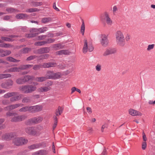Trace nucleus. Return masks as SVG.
<instances>
[{
	"mask_svg": "<svg viewBox=\"0 0 155 155\" xmlns=\"http://www.w3.org/2000/svg\"><path fill=\"white\" fill-rule=\"evenodd\" d=\"M116 42L120 46H123L125 44V39L122 32L120 30L117 31L115 34Z\"/></svg>",
	"mask_w": 155,
	"mask_h": 155,
	"instance_id": "1",
	"label": "nucleus"
},
{
	"mask_svg": "<svg viewBox=\"0 0 155 155\" xmlns=\"http://www.w3.org/2000/svg\"><path fill=\"white\" fill-rule=\"evenodd\" d=\"M18 93L15 92H8L5 94L3 96L5 98H10V101L13 102L19 100L21 97V95H18Z\"/></svg>",
	"mask_w": 155,
	"mask_h": 155,
	"instance_id": "2",
	"label": "nucleus"
},
{
	"mask_svg": "<svg viewBox=\"0 0 155 155\" xmlns=\"http://www.w3.org/2000/svg\"><path fill=\"white\" fill-rule=\"evenodd\" d=\"M56 63L50 62L45 63L42 64L35 65L34 66L33 69L34 70H38L42 68H48L51 67H54L56 66Z\"/></svg>",
	"mask_w": 155,
	"mask_h": 155,
	"instance_id": "3",
	"label": "nucleus"
},
{
	"mask_svg": "<svg viewBox=\"0 0 155 155\" xmlns=\"http://www.w3.org/2000/svg\"><path fill=\"white\" fill-rule=\"evenodd\" d=\"M94 50L93 45L90 44H88L86 39L84 40V45L83 49V53H86L88 51L90 52H92Z\"/></svg>",
	"mask_w": 155,
	"mask_h": 155,
	"instance_id": "4",
	"label": "nucleus"
},
{
	"mask_svg": "<svg viewBox=\"0 0 155 155\" xmlns=\"http://www.w3.org/2000/svg\"><path fill=\"white\" fill-rule=\"evenodd\" d=\"M27 140L24 139L22 137H17L14 138L13 140V142L15 145L19 146L22 144H25L27 143Z\"/></svg>",
	"mask_w": 155,
	"mask_h": 155,
	"instance_id": "5",
	"label": "nucleus"
},
{
	"mask_svg": "<svg viewBox=\"0 0 155 155\" xmlns=\"http://www.w3.org/2000/svg\"><path fill=\"white\" fill-rule=\"evenodd\" d=\"M100 43L103 47H107L108 45L109 41L108 39L107 35L104 34L100 35Z\"/></svg>",
	"mask_w": 155,
	"mask_h": 155,
	"instance_id": "6",
	"label": "nucleus"
},
{
	"mask_svg": "<svg viewBox=\"0 0 155 155\" xmlns=\"http://www.w3.org/2000/svg\"><path fill=\"white\" fill-rule=\"evenodd\" d=\"M116 52L117 50L115 48H109L105 49L103 55L104 57H106L110 54H114Z\"/></svg>",
	"mask_w": 155,
	"mask_h": 155,
	"instance_id": "7",
	"label": "nucleus"
},
{
	"mask_svg": "<svg viewBox=\"0 0 155 155\" xmlns=\"http://www.w3.org/2000/svg\"><path fill=\"white\" fill-rule=\"evenodd\" d=\"M13 84V81L11 80H8L6 82L2 83L1 86L2 88L9 89L11 88Z\"/></svg>",
	"mask_w": 155,
	"mask_h": 155,
	"instance_id": "8",
	"label": "nucleus"
},
{
	"mask_svg": "<svg viewBox=\"0 0 155 155\" xmlns=\"http://www.w3.org/2000/svg\"><path fill=\"white\" fill-rule=\"evenodd\" d=\"M25 132L28 134L35 135L37 134L36 130L33 127H28L25 129Z\"/></svg>",
	"mask_w": 155,
	"mask_h": 155,
	"instance_id": "9",
	"label": "nucleus"
},
{
	"mask_svg": "<svg viewBox=\"0 0 155 155\" xmlns=\"http://www.w3.org/2000/svg\"><path fill=\"white\" fill-rule=\"evenodd\" d=\"M47 30V28L46 27L41 28L38 29L36 28H33L31 29L30 31L31 32H37L36 33V35L41 33H42L46 31Z\"/></svg>",
	"mask_w": 155,
	"mask_h": 155,
	"instance_id": "10",
	"label": "nucleus"
},
{
	"mask_svg": "<svg viewBox=\"0 0 155 155\" xmlns=\"http://www.w3.org/2000/svg\"><path fill=\"white\" fill-rule=\"evenodd\" d=\"M23 105V104H12L5 107L4 110H11L17 108L20 106L21 107Z\"/></svg>",
	"mask_w": 155,
	"mask_h": 155,
	"instance_id": "11",
	"label": "nucleus"
},
{
	"mask_svg": "<svg viewBox=\"0 0 155 155\" xmlns=\"http://www.w3.org/2000/svg\"><path fill=\"white\" fill-rule=\"evenodd\" d=\"M129 114L132 116H141L142 114L136 110L134 109H130L129 110Z\"/></svg>",
	"mask_w": 155,
	"mask_h": 155,
	"instance_id": "12",
	"label": "nucleus"
},
{
	"mask_svg": "<svg viewBox=\"0 0 155 155\" xmlns=\"http://www.w3.org/2000/svg\"><path fill=\"white\" fill-rule=\"evenodd\" d=\"M48 153L47 150H41L34 152L32 155H47Z\"/></svg>",
	"mask_w": 155,
	"mask_h": 155,
	"instance_id": "13",
	"label": "nucleus"
},
{
	"mask_svg": "<svg viewBox=\"0 0 155 155\" xmlns=\"http://www.w3.org/2000/svg\"><path fill=\"white\" fill-rule=\"evenodd\" d=\"M104 14L107 24L108 25H111L112 24V21L110 18L108 13L107 12H105Z\"/></svg>",
	"mask_w": 155,
	"mask_h": 155,
	"instance_id": "14",
	"label": "nucleus"
},
{
	"mask_svg": "<svg viewBox=\"0 0 155 155\" xmlns=\"http://www.w3.org/2000/svg\"><path fill=\"white\" fill-rule=\"evenodd\" d=\"M51 89L49 86H42L38 88V91L39 92H45L50 91Z\"/></svg>",
	"mask_w": 155,
	"mask_h": 155,
	"instance_id": "15",
	"label": "nucleus"
},
{
	"mask_svg": "<svg viewBox=\"0 0 155 155\" xmlns=\"http://www.w3.org/2000/svg\"><path fill=\"white\" fill-rule=\"evenodd\" d=\"M19 90L24 93H29V90L28 89V85L21 86L19 88Z\"/></svg>",
	"mask_w": 155,
	"mask_h": 155,
	"instance_id": "16",
	"label": "nucleus"
},
{
	"mask_svg": "<svg viewBox=\"0 0 155 155\" xmlns=\"http://www.w3.org/2000/svg\"><path fill=\"white\" fill-rule=\"evenodd\" d=\"M19 72V68L17 67H12L5 70L4 71V73L11 72Z\"/></svg>",
	"mask_w": 155,
	"mask_h": 155,
	"instance_id": "17",
	"label": "nucleus"
},
{
	"mask_svg": "<svg viewBox=\"0 0 155 155\" xmlns=\"http://www.w3.org/2000/svg\"><path fill=\"white\" fill-rule=\"evenodd\" d=\"M28 17V15H27L23 13L18 14L15 16L16 18L18 19H24L27 18Z\"/></svg>",
	"mask_w": 155,
	"mask_h": 155,
	"instance_id": "18",
	"label": "nucleus"
},
{
	"mask_svg": "<svg viewBox=\"0 0 155 155\" xmlns=\"http://www.w3.org/2000/svg\"><path fill=\"white\" fill-rule=\"evenodd\" d=\"M13 134L12 133L10 134H5L3 136L2 138L5 140H10L13 137Z\"/></svg>",
	"mask_w": 155,
	"mask_h": 155,
	"instance_id": "19",
	"label": "nucleus"
},
{
	"mask_svg": "<svg viewBox=\"0 0 155 155\" xmlns=\"http://www.w3.org/2000/svg\"><path fill=\"white\" fill-rule=\"evenodd\" d=\"M33 65L32 64H28L26 65H22L18 68H19V71H20V70H23L26 69L28 68H29L32 67Z\"/></svg>",
	"mask_w": 155,
	"mask_h": 155,
	"instance_id": "20",
	"label": "nucleus"
},
{
	"mask_svg": "<svg viewBox=\"0 0 155 155\" xmlns=\"http://www.w3.org/2000/svg\"><path fill=\"white\" fill-rule=\"evenodd\" d=\"M54 72L51 71H48L46 75L47 79H53Z\"/></svg>",
	"mask_w": 155,
	"mask_h": 155,
	"instance_id": "21",
	"label": "nucleus"
},
{
	"mask_svg": "<svg viewBox=\"0 0 155 155\" xmlns=\"http://www.w3.org/2000/svg\"><path fill=\"white\" fill-rule=\"evenodd\" d=\"M69 51L66 50H61L56 52V54L60 55L62 54L66 55L69 53Z\"/></svg>",
	"mask_w": 155,
	"mask_h": 155,
	"instance_id": "22",
	"label": "nucleus"
},
{
	"mask_svg": "<svg viewBox=\"0 0 155 155\" xmlns=\"http://www.w3.org/2000/svg\"><path fill=\"white\" fill-rule=\"evenodd\" d=\"M34 124H37L41 121L43 120L42 117H35L32 118Z\"/></svg>",
	"mask_w": 155,
	"mask_h": 155,
	"instance_id": "23",
	"label": "nucleus"
},
{
	"mask_svg": "<svg viewBox=\"0 0 155 155\" xmlns=\"http://www.w3.org/2000/svg\"><path fill=\"white\" fill-rule=\"evenodd\" d=\"M40 146L39 144H34L29 146L28 148L30 150H34L39 148Z\"/></svg>",
	"mask_w": 155,
	"mask_h": 155,
	"instance_id": "24",
	"label": "nucleus"
},
{
	"mask_svg": "<svg viewBox=\"0 0 155 155\" xmlns=\"http://www.w3.org/2000/svg\"><path fill=\"white\" fill-rule=\"evenodd\" d=\"M23 78L25 82L29 80H33L34 78V77L33 76L31 75H25Z\"/></svg>",
	"mask_w": 155,
	"mask_h": 155,
	"instance_id": "25",
	"label": "nucleus"
},
{
	"mask_svg": "<svg viewBox=\"0 0 155 155\" xmlns=\"http://www.w3.org/2000/svg\"><path fill=\"white\" fill-rule=\"evenodd\" d=\"M11 53V51L9 50L4 51L3 50V52L0 53V56L1 57H4L8 55Z\"/></svg>",
	"mask_w": 155,
	"mask_h": 155,
	"instance_id": "26",
	"label": "nucleus"
},
{
	"mask_svg": "<svg viewBox=\"0 0 155 155\" xmlns=\"http://www.w3.org/2000/svg\"><path fill=\"white\" fill-rule=\"evenodd\" d=\"M47 79L45 77H41L36 78L35 80L36 81L42 82L45 81Z\"/></svg>",
	"mask_w": 155,
	"mask_h": 155,
	"instance_id": "27",
	"label": "nucleus"
},
{
	"mask_svg": "<svg viewBox=\"0 0 155 155\" xmlns=\"http://www.w3.org/2000/svg\"><path fill=\"white\" fill-rule=\"evenodd\" d=\"M12 75L9 74H0V79H3L4 78H10Z\"/></svg>",
	"mask_w": 155,
	"mask_h": 155,
	"instance_id": "28",
	"label": "nucleus"
},
{
	"mask_svg": "<svg viewBox=\"0 0 155 155\" xmlns=\"http://www.w3.org/2000/svg\"><path fill=\"white\" fill-rule=\"evenodd\" d=\"M63 110V108L59 106L58 110H56L55 114L57 116H59L62 113Z\"/></svg>",
	"mask_w": 155,
	"mask_h": 155,
	"instance_id": "29",
	"label": "nucleus"
},
{
	"mask_svg": "<svg viewBox=\"0 0 155 155\" xmlns=\"http://www.w3.org/2000/svg\"><path fill=\"white\" fill-rule=\"evenodd\" d=\"M51 19L50 17L44 18H42L41 22L42 23L46 24L51 21Z\"/></svg>",
	"mask_w": 155,
	"mask_h": 155,
	"instance_id": "30",
	"label": "nucleus"
},
{
	"mask_svg": "<svg viewBox=\"0 0 155 155\" xmlns=\"http://www.w3.org/2000/svg\"><path fill=\"white\" fill-rule=\"evenodd\" d=\"M16 82L18 84H23L25 83V82L23 77L17 79L16 80Z\"/></svg>",
	"mask_w": 155,
	"mask_h": 155,
	"instance_id": "31",
	"label": "nucleus"
},
{
	"mask_svg": "<svg viewBox=\"0 0 155 155\" xmlns=\"http://www.w3.org/2000/svg\"><path fill=\"white\" fill-rule=\"evenodd\" d=\"M28 89L29 90V93L34 91L36 89V87L32 85H28Z\"/></svg>",
	"mask_w": 155,
	"mask_h": 155,
	"instance_id": "32",
	"label": "nucleus"
},
{
	"mask_svg": "<svg viewBox=\"0 0 155 155\" xmlns=\"http://www.w3.org/2000/svg\"><path fill=\"white\" fill-rule=\"evenodd\" d=\"M39 10L37 8H31L27 9L26 10V12H38Z\"/></svg>",
	"mask_w": 155,
	"mask_h": 155,
	"instance_id": "33",
	"label": "nucleus"
},
{
	"mask_svg": "<svg viewBox=\"0 0 155 155\" xmlns=\"http://www.w3.org/2000/svg\"><path fill=\"white\" fill-rule=\"evenodd\" d=\"M61 74L60 72H58L56 73H54L53 79H55L59 78H61Z\"/></svg>",
	"mask_w": 155,
	"mask_h": 155,
	"instance_id": "34",
	"label": "nucleus"
},
{
	"mask_svg": "<svg viewBox=\"0 0 155 155\" xmlns=\"http://www.w3.org/2000/svg\"><path fill=\"white\" fill-rule=\"evenodd\" d=\"M35 112H37L41 111L42 109V106L41 105H37L35 106Z\"/></svg>",
	"mask_w": 155,
	"mask_h": 155,
	"instance_id": "35",
	"label": "nucleus"
},
{
	"mask_svg": "<svg viewBox=\"0 0 155 155\" xmlns=\"http://www.w3.org/2000/svg\"><path fill=\"white\" fill-rule=\"evenodd\" d=\"M46 44V42L45 41H38L35 43V45L36 46H41Z\"/></svg>",
	"mask_w": 155,
	"mask_h": 155,
	"instance_id": "36",
	"label": "nucleus"
},
{
	"mask_svg": "<svg viewBox=\"0 0 155 155\" xmlns=\"http://www.w3.org/2000/svg\"><path fill=\"white\" fill-rule=\"evenodd\" d=\"M19 111L20 112H25L27 111H28V107L26 106L20 108Z\"/></svg>",
	"mask_w": 155,
	"mask_h": 155,
	"instance_id": "37",
	"label": "nucleus"
},
{
	"mask_svg": "<svg viewBox=\"0 0 155 155\" xmlns=\"http://www.w3.org/2000/svg\"><path fill=\"white\" fill-rule=\"evenodd\" d=\"M31 101V100L29 97H25L22 99V102L23 103H29Z\"/></svg>",
	"mask_w": 155,
	"mask_h": 155,
	"instance_id": "38",
	"label": "nucleus"
},
{
	"mask_svg": "<svg viewBox=\"0 0 155 155\" xmlns=\"http://www.w3.org/2000/svg\"><path fill=\"white\" fill-rule=\"evenodd\" d=\"M25 124L27 125H30L34 124L32 118L30 119L27 120L25 122Z\"/></svg>",
	"mask_w": 155,
	"mask_h": 155,
	"instance_id": "39",
	"label": "nucleus"
},
{
	"mask_svg": "<svg viewBox=\"0 0 155 155\" xmlns=\"http://www.w3.org/2000/svg\"><path fill=\"white\" fill-rule=\"evenodd\" d=\"M35 106L28 107V111L31 113H35Z\"/></svg>",
	"mask_w": 155,
	"mask_h": 155,
	"instance_id": "40",
	"label": "nucleus"
},
{
	"mask_svg": "<svg viewBox=\"0 0 155 155\" xmlns=\"http://www.w3.org/2000/svg\"><path fill=\"white\" fill-rule=\"evenodd\" d=\"M54 47L56 50L61 49L63 48V46L60 44L54 45Z\"/></svg>",
	"mask_w": 155,
	"mask_h": 155,
	"instance_id": "41",
	"label": "nucleus"
},
{
	"mask_svg": "<svg viewBox=\"0 0 155 155\" xmlns=\"http://www.w3.org/2000/svg\"><path fill=\"white\" fill-rule=\"evenodd\" d=\"M31 50V48H23L22 50L21 51L24 53H26L28 52V51H30Z\"/></svg>",
	"mask_w": 155,
	"mask_h": 155,
	"instance_id": "42",
	"label": "nucleus"
},
{
	"mask_svg": "<svg viewBox=\"0 0 155 155\" xmlns=\"http://www.w3.org/2000/svg\"><path fill=\"white\" fill-rule=\"evenodd\" d=\"M84 30H85V25L84 24L83 21L82 23V24L81 25V33L82 34V35H83L84 34Z\"/></svg>",
	"mask_w": 155,
	"mask_h": 155,
	"instance_id": "43",
	"label": "nucleus"
},
{
	"mask_svg": "<svg viewBox=\"0 0 155 155\" xmlns=\"http://www.w3.org/2000/svg\"><path fill=\"white\" fill-rule=\"evenodd\" d=\"M19 117H18V116H16L15 117V116H14V117H13L12 118L11 120V121L12 122H18V121H19Z\"/></svg>",
	"mask_w": 155,
	"mask_h": 155,
	"instance_id": "44",
	"label": "nucleus"
},
{
	"mask_svg": "<svg viewBox=\"0 0 155 155\" xmlns=\"http://www.w3.org/2000/svg\"><path fill=\"white\" fill-rule=\"evenodd\" d=\"M35 53H38L39 54H42L44 53L43 51V48L38 49L36 51H34Z\"/></svg>",
	"mask_w": 155,
	"mask_h": 155,
	"instance_id": "45",
	"label": "nucleus"
},
{
	"mask_svg": "<svg viewBox=\"0 0 155 155\" xmlns=\"http://www.w3.org/2000/svg\"><path fill=\"white\" fill-rule=\"evenodd\" d=\"M6 11L8 13H11L14 12L15 11V10L13 8H6Z\"/></svg>",
	"mask_w": 155,
	"mask_h": 155,
	"instance_id": "46",
	"label": "nucleus"
},
{
	"mask_svg": "<svg viewBox=\"0 0 155 155\" xmlns=\"http://www.w3.org/2000/svg\"><path fill=\"white\" fill-rule=\"evenodd\" d=\"M1 38L2 40L5 41H13L12 39L5 37H2Z\"/></svg>",
	"mask_w": 155,
	"mask_h": 155,
	"instance_id": "47",
	"label": "nucleus"
},
{
	"mask_svg": "<svg viewBox=\"0 0 155 155\" xmlns=\"http://www.w3.org/2000/svg\"><path fill=\"white\" fill-rule=\"evenodd\" d=\"M36 35V33L33 34H26V37L28 38H31L35 37Z\"/></svg>",
	"mask_w": 155,
	"mask_h": 155,
	"instance_id": "48",
	"label": "nucleus"
},
{
	"mask_svg": "<svg viewBox=\"0 0 155 155\" xmlns=\"http://www.w3.org/2000/svg\"><path fill=\"white\" fill-rule=\"evenodd\" d=\"M17 115L16 113H12L10 112H8L6 113V116L7 117H11L12 116H15Z\"/></svg>",
	"mask_w": 155,
	"mask_h": 155,
	"instance_id": "49",
	"label": "nucleus"
},
{
	"mask_svg": "<svg viewBox=\"0 0 155 155\" xmlns=\"http://www.w3.org/2000/svg\"><path fill=\"white\" fill-rule=\"evenodd\" d=\"M6 60L9 61L14 62L15 59L11 57H9L6 58Z\"/></svg>",
	"mask_w": 155,
	"mask_h": 155,
	"instance_id": "50",
	"label": "nucleus"
},
{
	"mask_svg": "<svg viewBox=\"0 0 155 155\" xmlns=\"http://www.w3.org/2000/svg\"><path fill=\"white\" fill-rule=\"evenodd\" d=\"M154 46V44L149 45L148 46L147 50L148 51H149L152 49H153Z\"/></svg>",
	"mask_w": 155,
	"mask_h": 155,
	"instance_id": "51",
	"label": "nucleus"
},
{
	"mask_svg": "<svg viewBox=\"0 0 155 155\" xmlns=\"http://www.w3.org/2000/svg\"><path fill=\"white\" fill-rule=\"evenodd\" d=\"M19 121H22L26 118V116L25 115L18 116Z\"/></svg>",
	"mask_w": 155,
	"mask_h": 155,
	"instance_id": "52",
	"label": "nucleus"
},
{
	"mask_svg": "<svg viewBox=\"0 0 155 155\" xmlns=\"http://www.w3.org/2000/svg\"><path fill=\"white\" fill-rule=\"evenodd\" d=\"M2 103L3 104L5 105H7L9 104L10 103L9 101L6 99H4L2 100Z\"/></svg>",
	"mask_w": 155,
	"mask_h": 155,
	"instance_id": "53",
	"label": "nucleus"
},
{
	"mask_svg": "<svg viewBox=\"0 0 155 155\" xmlns=\"http://www.w3.org/2000/svg\"><path fill=\"white\" fill-rule=\"evenodd\" d=\"M36 56L35 55L31 56L28 57L26 59L27 61H30L35 58Z\"/></svg>",
	"mask_w": 155,
	"mask_h": 155,
	"instance_id": "54",
	"label": "nucleus"
},
{
	"mask_svg": "<svg viewBox=\"0 0 155 155\" xmlns=\"http://www.w3.org/2000/svg\"><path fill=\"white\" fill-rule=\"evenodd\" d=\"M95 68L97 71H99L101 69V66L99 64H98L96 66Z\"/></svg>",
	"mask_w": 155,
	"mask_h": 155,
	"instance_id": "55",
	"label": "nucleus"
},
{
	"mask_svg": "<svg viewBox=\"0 0 155 155\" xmlns=\"http://www.w3.org/2000/svg\"><path fill=\"white\" fill-rule=\"evenodd\" d=\"M46 37V35H42L38 36V40H43L45 39Z\"/></svg>",
	"mask_w": 155,
	"mask_h": 155,
	"instance_id": "56",
	"label": "nucleus"
},
{
	"mask_svg": "<svg viewBox=\"0 0 155 155\" xmlns=\"http://www.w3.org/2000/svg\"><path fill=\"white\" fill-rule=\"evenodd\" d=\"M55 41V39L52 38H49L48 40L47 41H45L47 43H50L54 42Z\"/></svg>",
	"mask_w": 155,
	"mask_h": 155,
	"instance_id": "57",
	"label": "nucleus"
},
{
	"mask_svg": "<svg viewBox=\"0 0 155 155\" xmlns=\"http://www.w3.org/2000/svg\"><path fill=\"white\" fill-rule=\"evenodd\" d=\"M147 147V143L146 141H144L142 143V149L144 150H145Z\"/></svg>",
	"mask_w": 155,
	"mask_h": 155,
	"instance_id": "58",
	"label": "nucleus"
},
{
	"mask_svg": "<svg viewBox=\"0 0 155 155\" xmlns=\"http://www.w3.org/2000/svg\"><path fill=\"white\" fill-rule=\"evenodd\" d=\"M42 5V3L41 2H38L35 3V5L36 6H40Z\"/></svg>",
	"mask_w": 155,
	"mask_h": 155,
	"instance_id": "59",
	"label": "nucleus"
},
{
	"mask_svg": "<svg viewBox=\"0 0 155 155\" xmlns=\"http://www.w3.org/2000/svg\"><path fill=\"white\" fill-rule=\"evenodd\" d=\"M43 129V127L40 125H38L37 127V128L35 129L36 130L37 132L38 130H41Z\"/></svg>",
	"mask_w": 155,
	"mask_h": 155,
	"instance_id": "60",
	"label": "nucleus"
},
{
	"mask_svg": "<svg viewBox=\"0 0 155 155\" xmlns=\"http://www.w3.org/2000/svg\"><path fill=\"white\" fill-rule=\"evenodd\" d=\"M43 51L44 53H46L48 52L49 51V49L48 48H43Z\"/></svg>",
	"mask_w": 155,
	"mask_h": 155,
	"instance_id": "61",
	"label": "nucleus"
},
{
	"mask_svg": "<svg viewBox=\"0 0 155 155\" xmlns=\"http://www.w3.org/2000/svg\"><path fill=\"white\" fill-rule=\"evenodd\" d=\"M53 8L57 11H59V9L56 7L55 3H54L53 5Z\"/></svg>",
	"mask_w": 155,
	"mask_h": 155,
	"instance_id": "62",
	"label": "nucleus"
},
{
	"mask_svg": "<svg viewBox=\"0 0 155 155\" xmlns=\"http://www.w3.org/2000/svg\"><path fill=\"white\" fill-rule=\"evenodd\" d=\"M117 10V7L116 6H114L113 8V12L114 14L116 11Z\"/></svg>",
	"mask_w": 155,
	"mask_h": 155,
	"instance_id": "63",
	"label": "nucleus"
},
{
	"mask_svg": "<svg viewBox=\"0 0 155 155\" xmlns=\"http://www.w3.org/2000/svg\"><path fill=\"white\" fill-rule=\"evenodd\" d=\"M87 110L88 113L91 114L92 113L91 109L90 107H87Z\"/></svg>",
	"mask_w": 155,
	"mask_h": 155,
	"instance_id": "64",
	"label": "nucleus"
}]
</instances>
